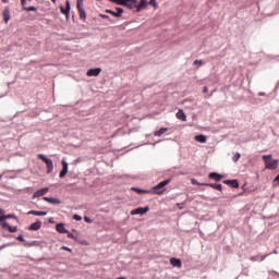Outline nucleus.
<instances>
[{
  "label": "nucleus",
  "mask_w": 279,
  "mask_h": 279,
  "mask_svg": "<svg viewBox=\"0 0 279 279\" xmlns=\"http://www.w3.org/2000/svg\"><path fill=\"white\" fill-rule=\"evenodd\" d=\"M111 3H116L117 5H124L129 8V10H138V0H110Z\"/></svg>",
  "instance_id": "nucleus-1"
},
{
  "label": "nucleus",
  "mask_w": 279,
  "mask_h": 279,
  "mask_svg": "<svg viewBox=\"0 0 279 279\" xmlns=\"http://www.w3.org/2000/svg\"><path fill=\"white\" fill-rule=\"evenodd\" d=\"M262 158L265 162V169H269L270 171H276V169H278V159L271 160V155H263Z\"/></svg>",
  "instance_id": "nucleus-2"
},
{
  "label": "nucleus",
  "mask_w": 279,
  "mask_h": 279,
  "mask_svg": "<svg viewBox=\"0 0 279 279\" xmlns=\"http://www.w3.org/2000/svg\"><path fill=\"white\" fill-rule=\"evenodd\" d=\"M171 184V179L165 180L159 182L157 185L153 187V194L154 195H162L165 193L166 189L165 186Z\"/></svg>",
  "instance_id": "nucleus-3"
},
{
  "label": "nucleus",
  "mask_w": 279,
  "mask_h": 279,
  "mask_svg": "<svg viewBox=\"0 0 279 279\" xmlns=\"http://www.w3.org/2000/svg\"><path fill=\"white\" fill-rule=\"evenodd\" d=\"M37 158H39V160H43V162L46 163L47 173H51L53 171V160H51L50 158H47V156H45L43 154H38Z\"/></svg>",
  "instance_id": "nucleus-4"
},
{
  "label": "nucleus",
  "mask_w": 279,
  "mask_h": 279,
  "mask_svg": "<svg viewBox=\"0 0 279 279\" xmlns=\"http://www.w3.org/2000/svg\"><path fill=\"white\" fill-rule=\"evenodd\" d=\"M83 3H84V0H77L76 7L78 10L81 21H86V11L84 10V8H82Z\"/></svg>",
  "instance_id": "nucleus-5"
},
{
  "label": "nucleus",
  "mask_w": 279,
  "mask_h": 279,
  "mask_svg": "<svg viewBox=\"0 0 279 279\" xmlns=\"http://www.w3.org/2000/svg\"><path fill=\"white\" fill-rule=\"evenodd\" d=\"M61 165H62V170L59 173V178L63 179V178H66V173H69V163L64 159H62Z\"/></svg>",
  "instance_id": "nucleus-6"
},
{
  "label": "nucleus",
  "mask_w": 279,
  "mask_h": 279,
  "mask_svg": "<svg viewBox=\"0 0 279 279\" xmlns=\"http://www.w3.org/2000/svg\"><path fill=\"white\" fill-rule=\"evenodd\" d=\"M65 5L66 8H64L63 5L60 7L61 13L64 14V16L66 19H69V14L71 12V1L66 0L65 1Z\"/></svg>",
  "instance_id": "nucleus-7"
},
{
  "label": "nucleus",
  "mask_w": 279,
  "mask_h": 279,
  "mask_svg": "<svg viewBox=\"0 0 279 279\" xmlns=\"http://www.w3.org/2000/svg\"><path fill=\"white\" fill-rule=\"evenodd\" d=\"M101 73V68L89 69L86 73L87 77H97Z\"/></svg>",
  "instance_id": "nucleus-8"
},
{
  "label": "nucleus",
  "mask_w": 279,
  "mask_h": 279,
  "mask_svg": "<svg viewBox=\"0 0 279 279\" xmlns=\"http://www.w3.org/2000/svg\"><path fill=\"white\" fill-rule=\"evenodd\" d=\"M146 213H149V207H138L136 209H133L131 211V215H146Z\"/></svg>",
  "instance_id": "nucleus-9"
},
{
  "label": "nucleus",
  "mask_w": 279,
  "mask_h": 279,
  "mask_svg": "<svg viewBox=\"0 0 279 279\" xmlns=\"http://www.w3.org/2000/svg\"><path fill=\"white\" fill-rule=\"evenodd\" d=\"M47 193H49V187L38 190L33 194V199H36V197H43L44 195H47Z\"/></svg>",
  "instance_id": "nucleus-10"
},
{
  "label": "nucleus",
  "mask_w": 279,
  "mask_h": 279,
  "mask_svg": "<svg viewBox=\"0 0 279 279\" xmlns=\"http://www.w3.org/2000/svg\"><path fill=\"white\" fill-rule=\"evenodd\" d=\"M209 180H214V182H221L223 180V174H219L217 172H211L208 174Z\"/></svg>",
  "instance_id": "nucleus-11"
},
{
  "label": "nucleus",
  "mask_w": 279,
  "mask_h": 279,
  "mask_svg": "<svg viewBox=\"0 0 279 279\" xmlns=\"http://www.w3.org/2000/svg\"><path fill=\"white\" fill-rule=\"evenodd\" d=\"M43 228V222L40 220H37L36 222H33L29 227L28 230L31 231H38Z\"/></svg>",
  "instance_id": "nucleus-12"
},
{
  "label": "nucleus",
  "mask_w": 279,
  "mask_h": 279,
  "mask_svg": "<svg viewBox=\"0 0 279 279\" xmlns=\"http://www.w3.org/2000/svg\"><path fill=\"white\" fill-rule=\"evenodd\" d=\"M56 230L57 232H59L60 234H69V230H66V228H64V223H58L56 226Z\"/></svg>",
  "instance_id": "nucleus-13"
},
{
  "label": "nucleus",
  "mask_w": 279,
  "mask_h": 279,
  "mask_svg": "<svg viewBox=\"0 0 279 279\" xmlns=\"http://www.w3.org/2000/svg\"><path fill=\"white\" fill-rule=\"evenodd\" d=\"M170 265L180 269L182 267V260L180 258L172 257L170 258Z\"/></svg>",
  "instance_id": "nucleus-14"
},
{
  "label": "nucleus",
  "mask_w": 279,
  "mask_h": 279,
  "mask_svg": "<svg viewBox=\"0 0 279 279\" xmlns=\"http://www.w3.org/2000/svg\"><path fill=\"white\" fill-rule=\"evenodd\" d=\"M225 184H228L232 189H239V181L238 180H225Z\"/></svg>",
  "instance_id": "nucleus-15"
},
{
  "label": "nucleus",
  "mask_w": 279,
  "mask_h": 279,
  "mask_svg": "<svg viewBox=\"0 0 279 279\" xmlns=\"http://www.w3.org/2000/svg\"><path fill=\"white\" fill-rule=\"evenodd\" d=\"M43 199H44V202H48V204H53V205H56V204H62V202H61L60 199L53 198V197H47V196H45Z\"/></svg>",
  "instance_id": "nucleus-16"
},
{
  "label": "nucleus",
  "mask_w": 279,
  "mask_h": 279,
  "mask_svg": "<svg viewBox=\"0 0 279 279\" xmlns=\"http://www.w3.org/2000/svg\"><path fill=\"white\" fill-rule=\"evenodd\" d=\"M3 21L5 25H8V22L10 21V9L5 8L2 12Z\"/></svg>",
  "instance_id": "nucleus-17"
},
{
  "label": "nucleus",
  "mask_w": 279,
  "mask_h": 279,
  "mask_svg": "<svg viewBox=\"0 0 279 279\" xmlns=\"http://www.w3.org/2000/svg\"><path fill=\"white\" fill-rule=\"evenodd\" d=\"M204 186H210V189H215L216 191H222L223 186L217 183H204Z\"/></svg>",
  "instance_id": "nucleus-18"
},
{
  "label": "nucleus",
  "mask_w": 279,
  "mask_h": 279,
  "mask_svg": "<svg viewBox=\"0 0 279 279\" xmlns=\"http://www.w3.org/2000/svg\"><path fill=\"white\" fill-rule=\"evenodd\" d=\"M146 8H147V0H141L140 3L137 2L136 12H141L142 10H146Z\"/></svg>",
  "instance_id": "nucleus-19"
},
{
  "label": "nucleus",
  "mask_w": 279,
  "mask_h": 279,
  "mask_svg": "<svg viewBox=\"0 0 279 279\" xmlns=\"http://www.w3.org/2000/svg\"><path fill=\"white\" fill-rule=\"evenodd\" d=\"M28 215H34L35 217H47V211H38V210H31Z\"/></svg>",
  "instance_id": "nucleus-20"
},
{
  "label": "nucleus",
  "mask_w": 279,
  "mask_h": 279,
  "mask_svg": "<svg viewBox=\"0 0 279 279\" xmlns=\"http://www.w3.org/2000/svg\"><path fill=\"white\" fill-rule=\"evenodd\" d=\"M177 119H179L180 121H186V113H184V110L180 109L177 112Z\"/></svg>",
  "instance_id": "nucleus-21"
},
{
  "label": "nucleus",
  "mask_w": 279,
  "mask_h": 279,
  "mask_svg": "<svg viewBox=\"0 0 279 279\" xmlns=\"http://www.w3.org/2000/svg\"><path fill=\"white\" fill-rule=\"evenodd\" d=\"M5 219H16V216L13 215V214L0 216V222H1V221H5Z\"/></svg>",
  "instance_id": "nucleus-22"
},
{
  "label": "nucleus",
  "mask_w": 279,
  "mask_h": 279,
  "mask_svg": "<svg viewBox=\"0 0 279 279\" xmlns=\"http://www.w3.org/2000/svg\"><path fill=\"white\" fill-rule=\"evenodd\" d=\"M131 191H135V193H138V195L147 194L149 191L147 190H141L138 187H132Z\"/></svg>",
  "instance_id": "nucleus-23"
},
{
  "label": "nucleus",
  "mask_w": 279,
  "mask_h": 279,
  "mask_svg": "<svg viewBox=\"0 0 279 279\" xmlns=\"http://www.w3.org/2000/svg\"><path fill=\"white\" fill-rule=\"evenodd\" d=\"M166 132H169V129L167 128H161L159 131L155 132V136H161L162 134H165Z\"/></svg>",
  "instance_id": "nucleus-24"
},
{
  "label": "nucleus",
  "mask_w": 279,
  "mask_h": 279,
  "mask_svg": "<svg viewBox=\"0 0 279 279\" xmlns=\"http://www.w3.org/2000/svg\"><path fill=\"white\" fill-rule=\"evenodd\" d=\"M194 138L197 143H206V135H196Z\"/></svg>",
  "instance_id": "nucleus-25"
},
{
  "label": "nucleus",
  "mask_w": 279,
  "mask_h": 279,
  "mask_svg": "<svg viewBox=\"0 0 279 279\" xmlns=\"http://www.w3.org/2000/svg\"><path fill=\"white\" fill-rule=\"evenodd\" d=\"M121 14H123V9L122 8H117V12L114 14L116 19L121 17Z\"/></svg>",
  "instance_id": "nucleus-26"
},
{
  "label": "nucleus",
  "mask_w": 279,
  "mask_h": 279,
  "mask_svg": "<svg viewBox=\"0 0 279 279\" xmlns=\"http://www.w3.org/2000/svg\"><path fill=\"white\" fill-rule=\"evenodd\" d=\"M23 10H25L26 12H36L37 9H36V7H28L27 8V7L24 5Z\"/></svg>",
  "instance_id": "nucleus-27"
},
{
  "label": "nucleus",
  "mask_w": 279,
  "mask_h": 279,
  "mask_svg": "<svg viewBox=\"0 0 279 279\" xmlns=\"http://www.w3.org/2000/svg\"><path fill=\"white\" fill-rule=\"evenodd\" d=\"M240 159H241V153H235L232 158L233 162H239Z\"/></svg>",
  "instance_id": "nucleus-28"
},
{
  "label": "nucleus",
  "mask_w": 279,
  "mask_h": 279,
  "mask_svg": "<svg viewBox=\"0 0 279 279\" xmlns=\"http://www.w3.org/2000/svg\"><path fill=\"white\" fill-rule=\"evenodd\" d=\"M191 183L194 185V186H204L205 183H199L197 180L195 179H192L191 180Z\"/></svg>",
  "instance_id": "nucleus-29"
},
{
  "label": "nucleus",
  "mask_w": 279,
  "mask_h": 279,
  "mask_svg": "<svg viewBox=\"0 0 279 279\" xmlns=\"http://www.w3.org/2000/svg\"><path fill=\"white\" fill-rule=\"evenodd\" d=\"M1 228H3L4 230H9L10 229V225H8V222H5L4 220L0 222Z\"/></svg>",
  "instance_id": "nucleus-30"
},
{
  "label": "nucleus",
  "mask_w": 279,
  "mask_h": 279,
  "mask_svg": "<svg viewBox=\"0 0 279 279\" xmlns=\"http://www.w3.org/2000/svg\"><path fill=\"white\" fill-rule=\"evenodd\" d=\"M149 5H153V8H155V10H158V2H156V0H149Z\"/></svg>",
  "instance_id": "nucleus-31"
},
{
  "label": "nucleus",
  "mask_w": 279,
  "mask_h": 279,
  "mask_svg": "<svg viewBox=\"0 0 279 279\" xmlns=\"http://www.w3.org/2000/svg\"><path fill=\"white\" fill-rule=\"evenodd\" d=\"M17 230H19L17 227H12V226H9V229H8V231L11 233L17 232Z\"/></svg>",
  "instance_id": "nucleus-32"
},
{
  "label": "nucleus",
  "mask_w": 279,
  "mask_h": 279,
  "mask_svg": "<svg viewBox=\"0 0 279 279\" xmlns=\"http://www.w3.org/2000/svg\"><path fill=\"white\" fill-rule=\"evenodd\" d=\"M193 64H194V65L197 64L198 66H202V65L204 64V61H203V60H195V61L193 62Z\"/></svg>",
  "instance_id": "nucleus-33"
},
{
  "label": "nucleus",
  "mask_w": 279,
  "mask_h": 279,
  "mask_svg": "<svg viewBox=\"0 0 279 279\" xmlns=\"http://www.w3.org/2000/svg\"><path fill=\"white\" fill-rule=\"evenodd\" d=\"M73 219H74L75 221H82V216L75 214V215L73 216Z\"/></svg>",
  "instance_id": "nucleus-34"
},
{
  "label": "nucleus",
  "mask_w": 279,
  "mask_h": 279,
  "mask_svg": "<svg viewBox=\"0 0 279 279\" xmlns=\"http://www.w3.org/2000/svg\"><path fill=\"white\" fill-rule=\"evenodd\" d=\"M84 221L86 222V223H93V219H90L89 217H84Z\"/></svg>",
  "instance_id": "nucleus-35"
},
{
  "label": "nucleus",
  "mask_w": 279,
  "mask_h": 279,
  "mask_svg": "<svg viewBox=\"0 0 279 279\" xmlns=\"http://www.w3.org/2000/svg\"><path fill=\"white\" fill-rule=\"evenodd\" d=\"M107 14H112V16H114V14H117V12L112 11V10H106L105 11Z\"/></svg>",
  "instance_id": "nucleus-36"
},
{
  "label": "nucleus",
  "mask_w": 279,
  "mask_h": 279,
  "mask_svg": "<svg viewBox=\"0 0 279 279\" xmlns=\"http://www.w3.org/2000/svg\"><path fill=\"white\" fill-rule=\"evenodd\" d=\"M100 19H105V20H110V16L106 15V14H99Z\"/></svg>",
  "instance_id": "nucleus-37"
},
{
  "label": "nucleus",
  "mask_w": 279,
  "mask_h": 279,
  "mask_svg": "<svg viewBox=\"0 0 279 279\" xmlns=\"http://www.w3.org/2000/svg\"><path fill=\"white\" fill-rule=\"evenodd\" d=\"M17 241H20L21 243L25 242V238H23V235H19L17 236Z\"/></svg>",
  "instance_id": "nucleus-38"
},
{
  "label": "nucleus",
  "mask_w": 279,
  "mask_h": 279,
  "mask_svg": "<svg viewBox=\"0 0 279 279\" xmlns=\"http://www.w3.org/2000/svg\"><path fill=\"white\" fill-rule=\"evenodd\" d=\"M28 1H32V0H28ZM21 3L23 5V8H25V5H27V0H21Z\"/></svg>",
  "instance_id": "nucleus-39"
},
{
  "label": "nucleus",
  "mask_w": 279,
  "mask_h": 279,
  "mask_svg": "<svg viewBox=\"0 0 279 279\" xmlns=\"http://www.w3.org/2000/svg\"><path fill=\"white\" fill-rule=\"evenodd\" d=\"M61 250H64L65 252H71V248H69L68 246H62Z\"/></svg>",
  "instance_id": "nucleus-40"
},
{
  "label": "nucleus",
  "mask_w": 279,
  "mask_h": 279,
  "mask_svg": "<svg viewBox=\"0 0 279 279\" xmlns=\"http://www.w3.org/2000/svg\"><path fill=\"white\" fill-rule=\"evenodd\" d=\"M203 93H208V86H205V87L203 88Z\"/></svg>",
  "instance_id": "nucleus-41"
},
{
  "label": "nucleus",
  "mask_w": 279,
  "mask_h": 279,
  "mask_svg": "<svg viewBox=\"0 0 279 279\" xmlns=\"http://www.w3.org/2000/svg\"><path fill=\"white\" fill-rule=\"evenodd\" d=\"M4 214L5 211L2 208H0V215H4Z\"/></svg>",
  "instance_id": "nucleus-42"
},
{
  "label": "nucleus",
  "mask_w": 279,
  "mask_h": 279,
  "mask_svg": "<svg viewBox=\"0 0 279 279\" xmlns=\"http://www.w3.org/2000/svg\"><path fill=\"white\" fill-rule=\"evenodd\" d=\"M258 96L259 97H265V93H259Z\"/></svg>",
  "instance_id": "nucleus-43"
},
{
  "label": "nucleus",
  "mask_w": 279,
  "mask_h": 279,
  "mask_svg": "<svg viewBox=\"0 0 279 279\" xmlns=\"http://www.w3.org/2000/svg\"><path fill=\"white\" fill-rule=\"evenodd\" d=\"M69 239H73V233L68 234Z\"/></svg>",
  "instance_id": "nucleus-44"
},
{
  "label": "nucleus",
  "mask_w": 279,
  "mask_h": 279,
  "mask_svg": "<svg viewBox=\"0 0 279 279\" xmlns=\"http://www.w3.org/2000/svg\"><path fill=\"white\" fill-rule=\"evenodd\" d=\"M2 3H8V0H2Z\"/></svg>",
  "instance_id": "nucleus-45"
},
{
  "label": "nucleus",
  "mask_w": 279,
  "mask_h": 279,
  "mask_svg": "<svg viewBox=\"0 0 279 279\" xmlns=\"http://www.w3.org/2000/svg\"><path fill=\"white\" fill-rule=\"evenodd\" d=\"M52 1V3H56V0H51Z\"/></svg>",
  "instance_id": "nucleus-46"
},
{
  "label": "nucleus",
  "mask_w": 279,
  "mask_h": 279,
  "mask_svg": "<svg viewBox=\"0 0 279 279\" xmlns=\"http://www.w3.org/2000/svg\"><path fill=\"white\" fill-rule=\"evenodd\" d=\"M262 260H265V257H263Z\"/></svg>",
  "instance_id": "nucleus-47"
},
{
  "label": "nucleus",
  "mask_w": 279,
  "mask_h": 279,
  "mask_svg": "<svg viewBox=\"0 0 279 279\" xmlns=\"http://www.w3.org/2000/svg\"><path fill=\"white\" fill-rule=\"evenodd\" d=\"M2 175L0 174V180H1Z\"/></svg>",
  "instance_id": "nucleus-48"
}]
</instances>
